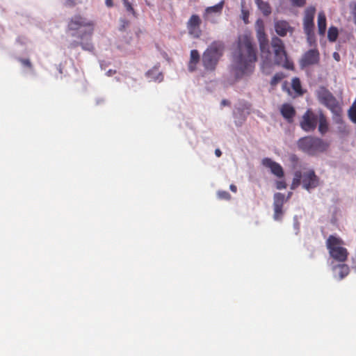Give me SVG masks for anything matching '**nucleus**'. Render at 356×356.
Listing matches in <instances>:
<instances>
[{
	"instance_id": "obj_45",
	"label": "nucleus",
	"mask_w": 356,
	"mask_h": 356,
	"mask_svg": "<svg viewBox=\"0 0 356 356\" xmlns=\"http://www.w3.org/2000/svg\"><path fill=\"white\" fill-rule=\"evenodd\" d=\"M334 58L337 60H339V54L337 53H334Z\"/></svg>"
},
{
	"instance_id": "obj_3",
	"label": "nucleus",
	"mask_w": 356,
	"mask_h": 356,
	"mask_svg": "<svg viewBox=\"0 0 356 356\" xmlns=\"http://www.w3.org/2000/svg\"><path fill=\"white\" fill-rule=\"evenodd\" d=\"M297 145L300 150L312 156L326 151L329 147L327 142L314 136L302 137L298 140Z\"/></svg>"
},
{
	"instance_id": "obj_10",
	"label": "nucleus",
	"mask_w": 356,
	"mask_h": 356,
	"mask_svg": "<svg viewBox=\"0 0 356 356\" xmlns=\"http://www.w3.org/2000/svg\"><path fill=\"white\" fill-rule=\"evenodd\" d=\"M286 202L285 195L281 193H276L273 196V219L276 221L282 220L284 211L283 210L284 204Z\"/></svg>"
},
{
	"instance_id": "obj_48",
	"label": "nucleus",
	"mask_w": 356,
	"mask_h": 356,
	"mask_svg": "<svg viewBox=\"0 0 356 356\" xmlns=\"http://www.w3.org/2000/svg\"><path fill=\"white\" fill-rule=\"evenodd\" d=\"M353 18H354V22H355V24H356V16H355V17H353Z\"/></svg>"
},
{
	"instance_id": "obj_22",
	"label": "nucleus",
	"mask_w": 356,
	"mask_h": 356,
	"mask_svg": "<svg viewBox=\"0 0 356 356\" xmlns=\"http://www.w3.org/2000/svg\"><path fill=\"white\" fill-rule=\"evenodd\" d=\"M318 131L322 134H325L328 131L329 123L327 122L326 116L320 111L318 113Z\"/></svg>"
},
{
	"instance_id": "obj_13",
	"label": "nucleus",
	"mask_w": 356,
	"mask_h": 356,
	"mask_svg": "<svg viewBox=\"0 0 356 356\" xmlns=\"http://www.w3.org/2000/svg\"><path fill=\"white\" fill-rule=\"evenodd\" d=\"M316 13V8L314 6L307 7L304 12L303 17V30H314V16Z\"/></svg>"
},
{
	"instance_id": "obj_33",
	"label": "nucleus",
	"mask_w": 356,
	"mask_h": 356,
	"mask_svg": "<svg viewBox=\"0 0 356 356\" xmlns=\"http://www.w3.org/2000/svg\"><path fill=\"white\" fill-rule=\"evenodd\" d=\"M80 46L83 50L92 51L94 49V47L90 42H80Z\"/></svg>"
},
{
	"instance_id": "obj_5",
	"label": "nucleus",
	"mask_w": 356,
	"mask_h": 356,
	"mask_svg": "<svg viewBox=\"0 0 356 356\" xmlns=\"http://www.w3.org/2000/svg\"><path fill=\"white\" fill-rule=\"evenodd\" d=\"M95 23L91 20H88L80 15H74L71 17L68 22L67 29L69 31H76L83 27L86 29L81 31L78 35L73 33L72 36H77L78 38L83 40L86 36L91 37L94 31Z\"/></svg>"
},
{
	"instance_id": "obj_44",
	"label": "nucleus",
	"mask_w": 356,
	"mask_h": 356,
	"mask_svg": "<svg viewBox=\"0 0 356 356\" xmlns=\"http://www.w3.org/2000/svg\"><path fill=\"white\" fill-rule=\"evenodd\" d=\"M229 104H230L228 100H226V99H223L221 102V105L223 106H229Z\"/></svg>"
},
{
	"instance_id": "obj_27",
	"label": "nucleus",
	"mask_w": 356,
	"mask_h": 356,
	"mask_svg": "<svg viewBox=\"0 0 356 356\" xmlns=\"http://www.w3.org/2000/svg\"><path fill=\"white\" fill-rule=\"evenodd\" d=\"M302 172L300 171H296L294 174L291 188L293 190L296 188L302 183Z\"/></svg>"
},
{
	"instance_id": "obj_1",
	"label": "nucleus",
	"mask_w": 356,
	"mask_h": 356,
	"mask_svg": "<svg viewBox=\"0 0 356 356\" xmlns=\"http://www.w3.org/2000/svg\"><path fill=\"white\" fill-rule=\"evenodd\" d=\"M238 54L236 57V72L237 76L248 75L254 69L257 61L256 49L252 45V40L247 35L239 38Z\"/></svg>"
},
{
	"instance_id": "obj_23",
	"label": "nucleus",
	"mask_w": 356,
	"mask_h": 356,
	"mask_svg": "<svg viewBox=\"0 0 356 356\" xmlns=\"http://www.w3.org/2000/svg\"><path fill=\"white\" fill-rule=\"evenodd\" d=\"M255 3L264 16H268L271 14L272 8L268 2L262 0H255Z\"/></svg>"
},
{
	"instance_id": "obj_25",
	"label": "nucleus",
	"mask_w": 356,
	"mask_h": 356,
	"mask_svg": "<svg viewBox=\"0 0 356 356\" xmlns=\"http://www.w3.org/2000/svg\"><path fill=\"white\" fill-rule=\"evenodd\" d=\"M307 37V41L310 47H316V38L314 30L304 31Z\"/></svg>"
},
{
	"instance_id": "obj_21",
	"label": "nucleus",
	"mask_w": 356,
	"mask_h": 356,
	"mask_svg": "<svg viewBox=\"0 0 356 356\" xmlns=\"http://www.w3.org/2000/svg\"><path fill=\"white\" fill-rule=\"evenodd\" d=\"M317 26L318 34L321 36H324L327 28V20L323 11H320L318 14Z\"/></svg>"
},
{
	"instance_id": "obj_16",
	"label": "nucleus",
	"mask_w": 356,
	"mask_h": 356,
	"mask_svg": "<svg viewBox=\"0 0 356 356\" xmlns=\"http://www.w3.org/2000/svg\"><path fill=\"white\" fill-rule=\"evenodd\" d=\"M262 164L265 167L270 168L271 172L276 177L279 178L284 177V170L281 165L275 161H273L271 159L264 158L262 160Z\"/></svg>"
},
{
	"instance_id": "obj_30",
	"label": "nucleus",
	"mask_w": 356,
	"mask_h": 356,
	"mask_svg": "<svg viewBox=\"0 0 356 356\" xmlns=\"http://www.w3.org/2000/svg\"><path fill=\"white\" fill-rule=\"evenodd\" d=\"M127 12L131 13L134 17H137L136 13L129 0H122Z\"/></svg>"
},
{
	"instance_id": "obj_43",
	"label": "nucleus",
	"mask_w": 356,
	"mask_h": 356,
	"mask_svg": "<svg viewBox=\"0 0 356 356\" xmlns=\"http://www.w3.org/2000/svg\"><path fill=\"white\" fill-rule=\"evenodd\" d=\"M215 154L216 155L217 157H220L222 155V152L220 151V149H216L215 150Z\"/></svg>"
},
{
	"instance_id": "obj_47",
	"label": "nucleus",
	"mask_w": 356,
	"mask_h": 356,
	"mask_svg": "<svg viewBox=\"0 0 356 356\" xmlns=\"http://www.w3.org/2000/svg\"><path fill=\"white\" fill-rule=\"evenodd\" d=\"M291 194H292V193L290 192L288 193L287 197H285V200H286V201L290 198Z\"/></svg>"
},
{
	"instance_id": "obj_42",
	"label": "nucleus",
	"mask_w": 356,
	"mask_h": 356,
	"mask_svg": "<svg viewBox=\"0 0 356 356\" xmlns=\"http://www.w3.org/2000/svg\"><path fill=\"white\" fill-rule=\"evenodd\" d=\"M229 188L234 193H236L237 191V188L234 184H231L229 186Z\"/></svg>"
},
{
	"instance_id": "obj_35",
	"label": "nucleus",
	"mask_w": 356,
	"mask_h": 356,
	"mask_svg": "<svg viewBox=\"0 0 356 356\" xmlns=\"http://www.w3.org/2000/svg\"><path fill=\"white\" fill-rule=\"evenodd\" d=\"M154 72V71L153 70H149V71L147 72V76L154 79L155 81H161L162 80V79H163L162 74L161 73H159L158 76L156 78H154L153 76Z\"/></svg>"
},
{
	"instance_id": "obj_39",
	"label": "nucleus",
	"mask_w": 356,
	"mask_h": 356,
	"mask_svg": "<svg viewBox=\"0 0 356 356\" xmlns=\"http://www.w3.org/2000/svg\"><path fill=\"white\" fill-rule=\"evenodd\" d=\"M79 45H80V42L74 41V42L70 43L69 47L71 48V49H74V48L77 47Z\"/></svg>"
},
{
	"instance_id": "obj_11",
	"label": "nucleus",
	"mask_w": 356,
	"mask_h": 356,
	"mask_svg": "<svg viewBox=\"0 0 356 356\" xmlns=\"http://www.w3.org/2000/svg\"><path fill=\"white\" fill-rule=\"evenodd\" d=\"M302 187L307 191L316 188L319 184V179L313 170H309L302 173Z\"/></svg>"
},
{
	"instance_id": "obj_18",
	"label": "nucleus",
	"mask_w": 356,
	"mask_h": 356,
	"mask_svg": "<svg viewBox=\"0 0 356 356\" xmlns=\"http://www.w3.org/2000/svg\"><path fill=\"white\" fill-rule=\"evenodd\" d=\"M224 6V1H221L218 3H217L215 6L207 7L205 9L204 13L203 15V17L205 20H210L212 22H215L214 20L211 19V15L212 13H215L217 15H220L222 13V8Z\"/></svg>"
},
{
	"instance_id": "obj_32",
	"label": "nucleus",
	"mask_w": 356,
	"mask_h": 356,
	"mask_svg": "<svg viewBox=\"0 0 356 356\" xmlns=\"http://www.w3.org/2000/svg\"><path fill=\"white\" fill-rule=\"evenodd\" d=\"M217 195L220 200H229L231 199V195L225 191H219Z\"/></svg>"
},
{
	"instance_id": "obj_38",
	"label": "nucleus",
	"mask_w": 356,
	"mask_h": 356,
	"mask_svg": "<svg viewBox=\"0 0 356 356\" xmlns=\"http://www.w3.org/2000/svg\"><path fill=\"white\" fill-rule=\"evenodd\" d=\"M276 188L279 190L284 189L286 188V184L284 181H277L276 182Z\"/></svg>"
},
{
	"instance_id": "obj_40",
	"label": "nucleus",
	"mask_w": 356,
	"mask_h": 356,
	"mask_svg": "<svg viewBox=\"0 0 356 356\" xmlns=\"http://www.w3.org/2000/svg\"><path fill=\"white\" fill-rule=\"evenodd\" d=\"M352 7V14L353 15V17H355L356 16V3H353V5L351 6Z\"/></svg>"
},
{
	"instance_id": "obj_36",
	"label": "nucleus",
	"mask_w": 356,
	"mask_h": 356,
	"mask_svg": "<svg viewBox=\"0 0 356 356\" xmlns=\"http://www.w3.org/2000/svg\"><path fill=\"white\" fill-rule=\"evenodd\" d=\"M120 22H121V24L119 28V30L121 31H123L129 25V22L127 19H121Z\"/></svg>"
},
{
	"instance_id": "obj_14",
	"label": "nucleus",
	"mask_w": 356,
	"mask_h": 356,
	"mask_svg": "<svg viewBox=\"0 0 356 356\" xmlns=\"http://www.w3.org/2000/svg\"><path fill=\"white\" fill-rule=\"evenodd\" d=\"M319 62V52L318 49H309L304 54L300 63L303 67L317 64Z\"/></svg>"
},
{
	"instance_id": "obj_8",
	"label": "nucleus",
	"mask_w": 356,
	"mask_h": 356,
	"mask_svg": "<svg viewBox=\"0 0 356 356\" xmlns=\"http://www.w3.org/2000/svg\"><path fill=\"white\" fill-rule=\"evenodd\" d=\"M257 38L260 46L261 56L263 59L261 68L264 70L266 65L268 66L271 64V52L268 45V40L263 27L259 28L257 31Z\"/></svg>"
},
{
	"instance_id": "obj_15",
	"label": "nucleus",
	"mask_w": 356,
	"mask_h": 356,
	"mask_svg": "<svg viewBox=\"0 0 356 356\" xmlns=\"http://www.w3.org/2000/svg\"><path fill=\"white\" fill-rule=\"evenodd\" d=\"M274 26L276 33L281 37L286 36L288 33L291 35L294 31L293 27L286 20H278L275 22Z\"/></svg>"
},
{
	"instance_id": "obj_9",
	"label": "nucleus",
	"mask_w": 356,
	"mask_h": 356,
	"mask_svg": "<svg viewBox=\"0 0 356 356\" xmlns=\"http://www.w3.org/2000/svg\"><path fill=\"white\" fill-rule=\"evenodd\" d=\"M318 114L315 113L312 109H307L302 116L300 126L306 132L315 130L318 124Z\"/></svg>"
},
{
	"instance_id": "obj_29",
	"label": "nucleus",
	"mask_w": 356,
	"mask_h": 356,
	"mask_svg": "<svg viewBox=\"0 0 356 356\" xmlns=\"http://www.w3.org/2000/svg\"><path fill=\"white\" fill-rule=\"evenodd\" d=\"M284 74L282 72L276 73L272 78L270 81V85L273 86H276L278 83L281 81L282 79L284 78Z\"/></svg>"
},
{
	"instance_id": "obj_50",
	"label": "nucleus",
	"mask_w": 356,
	"mask_h": 356,
	"mask_svg": "<svg viewBox=\"0 0 356 356\" xmlns=\"http://www.w3.org/2000/svg\"><path fill=\"white\" fill-rule=\"evenodd\" d=\"M355 268V270L356 271V266H355V268Z\"/></svg>"
},
{
	"instance_id": "obj_37",
	"label": "nucleus",
	"mask_w": 356,
	"mask_h": 356,
	"mask_svg": "<svg viewBox=\"0 0 356 356\" xmlns=\"http://www.w3.org/2000/svg\"><path fill=\"white\" fill-rule=\"evenodd\" d=\"M64 5L68 8H73L76 5V0H66Z\"/></svg>"
},
{
	"instance_id": "obj_12",
	"label": "nucleus",
	"mask_w": 356,
	"mask_h": 356,
	"mask_svg": "<svg viewBox=\"0 0 356 356\" xmlns=\"http://www.w3.org/2000/svg\"><path fill=\"white\" fill-rule=\"evenodd\" d=\"M201 23L202 20L197 15H192L186 24L189 35L195 38H200L202 35Z\"/></svg>"
},
{
	"instance_id": "obj_4",
	"label": "nucleus",
	"mask_w": 356,
	"mask_h": 356,
	"mask_svg": "<svg viewBox=\"0 0 356 356\" xmlns=\"http://www.w3.org/2000/svg\"><path fill=\"white\" fill-rule=\"evenodd\" d=\"M343 241L337 236L330 235L326 241V247L328 250L330 256L335 261L344 262L347 260L348 252L343 247Z\"/></svg>"
},
{
	"instance_id": "obj_19",
	"label": "nucleus",
	"mask_w": 356,
	"mask_h": 356,
	"mask_svg": "<svg viewBox=\"0 0 356 356\" xmlns=\"http://www.w3.org/2000/svg\"><path fill=\"white\" fill-rule=\"evenodd\" d=\"M332 269L334 277H338L340 280L346 277L350 272L348 266L344 264L333 265Z\"/></svg>"
},
{
	"instance_id": "obj_49",
	"label": "nucleus",
	"mask_w": 356,
	"mask_h": 356,
	"mask_svg": "<svg viewBox=\"0 0 356 356\" xmlns=\"http://www.w3.org/2000/svg\"><path fill=\"white\" fill-rule=\"evenodd\" d=\"M146 3H147V6H149V3H147V1H146Z\"/></svg>"
},
{
	"instance_id": "obj_6",
	"label": "nucleus",
	"mask_w": 356,
	"mask_h": 356,
	"mask_svg": "<svg viewBox=\"0 0 356 356\" xmlns=\"http://www.w3.org/2000/svg\"><path fill=\"white\" fill-rule=\"evenodd\" d=\"M318 102L329 108L337 116H340L341 108L335 97L324 86L320 87L316 91Z\"/></svg>"
},
{
	"instance_id": "obj_24",
	"label": "nucleus",
	"mask_w": 356,
	"mask_h": 356,
	"mask_svg": "<svg viewBox=\"0 0 356 356\" xmlns=\"http://www.w3.org/2000/svg\"><path fill=\"white\" fill-rule=\"evenodd\" d=\"M291 87L297 95H302L304 92L302 88L301 82L299 78L294 77L291 81Z\"/></svg>"
},
{
	"instance_id": "obj_34",
	"label": "nucleus",
	"mask_w": 356,
	"mask_h": 356,
	"mask_svg": "<svg viewBox=\"0 0 356 356\" xmlns=\"http://www.w3.org/2000/svg\"><path fill=\"white\" fill-rule=\"evenodd\" d=\"M291 4L296 7H303L306 4V0H290Z\"/></svg>"
},
{
	"instance_id": "obj_26",
	"label": "nucleus",
	"mask_w": 356,
	"mask_h": 356,
	"mask_svg": "<svg viewBox=\"0 0 356 356\" xmlns=\"http://www.w3.org/2000/svg\"><path fill=\"white\" fill-rule=\"evenodd\" d=\"M339 35L338 29L335 26H330L327 31V39L330 42H334L337 40Z\"/></svg>"
},
{
	"instance_id": "obj_2",
	"label": "nucleus",
	"mask_w": 356,
	"mask_h": 356,
	"mask_svg": "<svg viewBox=\"0 0 356 356\" xmlns=\"http://www.w3.org/2000/svg\"><path fill=\"white\" fill-rule=\"evenodd\" d=\"M224 46L220 42H212L202 54V63L207 71L215 70L219 59L222 55Z\"/></svg>"
},
{
	"instance_id": "obj_28",
	"label": "nucleus",
	"mask_w": 356,
	"mask_h": 356,
	"mask_svg": "<svg viewBox=\"0 0 356 356\" xmlns=\"http://www.w3.org/2000/svg\"><path fill=\"white\" fill-rule=\"evenodd\" d=\"M348 115L351 121L356 124V98L348 111Z\"/></svg>"
},
{
	"instance_id": "obj_41",
	"label": "nucleus",
	"mask_w": 356,
	"mask_h": 356,
	"mask_svg": "<svg viewBox=\"0 0 356 356\" xmlns=\"http://www.w3.org/2000/svg\"><path fill=\"white\" fill-rule=\"evenodd\" d=\"M105 3L106 5L109 8L113 7V0H106Z\"/></svg>"
},
{
	"instance_id": "obj_7",
	"label": "nucleus",
	"mask_w": 356,
	"mask_h": 356,
	"mask_svg": "<svg viewBox=\"0 0 356 356\" xmlns=\"http://www.w3.org/2000/svg\"><path fill=\"white\" fill-rule=\"evenodd\" d=\"M271 45L275 53V64L282 65L284 67L289 70H293V64L289 61L287 58L286 52L284 49V45L282 40L277 37H274L272 38Z\"/></svg>"
},
{
	"instance_id": "obj_31",
	"label": "nucleus",
	"mask_w": 356,
	"mask_h": 356,
	"mask_svg": "<svg viewBox=\"0 0 356 356\" xmlns=\"http://www.w3.org/2000/svg\"><path fill=\"white\" fill-rule=\"evenodd\" d=\"M18 60L21 63V64L24 67H25L31 70H33V65L29 59L19 58H18Z\"/></svg>"
},
{
	"instance_id": "obj_17",
	"label": "nucleus",
	"mask_w": 356,
	"mask_h": 356,
	"mask_svg": "<svg viewBox=\"0 0 356 356\" xmlns=\"http://www.w3.org/2000/svg\"><path fill=\"white\" fill-rule=\"evenodd\" d=\"M280 113L289 123H292L296 114V111L291 104L285 103L280 107Z\"/></svg>"
},
{
	"instance_id": "obj_46",
	"label": "nucleus",
	"mask_w": 356,
	"mask_h": 356,
	"mask_svg": "<svg viewBox=\"0 0 356 356\" xmlns=\"http://www.w3.org/2000/svg\"><path fill=\"white\" fill-rule=\"evenodd\" d=\"M114 73H115V71H112L111 70H108V71L107 72V74H108V75H109V76H110V75H111V74H114Z\"/></svg>"
},
{
	"instance_id": "obj_20",
	"label": "nucleus",
	"mask_w": 356,
	"mask_h": 356,
	"mask_svg": "<svg viewBox=\"0 0 356 356\" xmlns=\"http://www.w3.org/2000/svg\"><path fill=\"white\" fill-rule=\"evenodd\" d=\"M200 56L197 50L193 49L191 51L190 60L188 64V71L194 72L197 68V65L200 62Z\"/></svg>"
}]
</instances>
